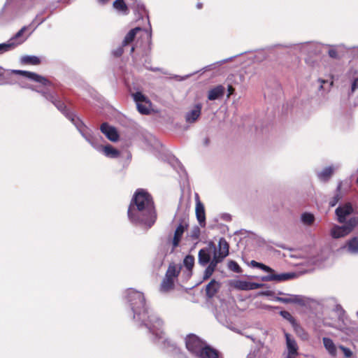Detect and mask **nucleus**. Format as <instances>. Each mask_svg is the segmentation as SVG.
<instances>
[{
	"mask_svg": "<svg viewBox=\"0 0 358 358\" xmlns=\"http://www.w3.org/2000/svg\"><path fill=\"white\" fill-rule=\"evenodd\" d=\"M127 215L131 222L150 228L157 220V213L152 195L144 189H137L130 201Z\"/></svg>",
	"mask_w": 358,
	"mask_h": 358,
	"instance_id": "1",
	"label": "nucleus"
},
{
	"mask_svg": "<svg viewBox=\"0 0 358 358\" xmlns=\"http://www.w3.org/2000/svg\"><path fill=\"white\" fill-rule=\"evenodd\" d=\"M127 296L134 313V319L141 322L152 333L154 330L152 326L155 327L153 323L159 327L163 325L164 322L161 319L149 315L145 296L142 292L131 289L128 291Z\"/></svg>",
	"mask_w": 358,
	"mask_h": 358,
	"instance_id": "2",
	"label": "nucleus"
},
{
	"mask_svg": "<svg viewBox=\"0 0 358 358\" xmlns=\"http://www.w3.org/2000/svg\"><path fill=\"white\" fill-rule=\"evenodd\" d=\"M38 92H39V91ZM40 93L46 99L51 101L77 128L80 129V127L83 125V122L73 112L66 108V106L62 101L57 99L53 94L47 92L41 91Z\"/></svg>",
	"mask_w": 358,
	"mask_h": 358,
	"instance_id": "3",
	"label": "nucleus"
},
{
	"mask_svg": "<svg viewBox=\"0 0 358 358\" xmlns=\"http://www.w3.org/2000/svg\"><path fill=\"white\" fill-rule=\"evenodd\" d=\"M342 226L335 225L331 229V236L334 238L345 237L350 234L358 225V216L350 217L346 223Z\"/></svg>",
	"mask_w": 358,
	"mask_h": 358,
	"instance_id": "4",
	"label": "nucleus"
},
{
	"mask_svg": "<svg viewBox=\"0 0 358 358\" xmlns=\"http://www.w3.org/2000/svg\"><path fill=\"white\" fill-rule=\"evenodd\" d=\"M256 267L270 273L263 278V280L265 281H285L292 279L295 276V274L293 273L275 274V271L273 268L259 262L256 263Z\"/></svg>",
	"mask_w": 358,
	"mask_h": 358,
	"instance_id": "5",
	"label": "nucleus"
},
{
	"mask_svg": "<svg viewBox=\"0 0 358 358\" xmlns=\"http://www.w3.org/2000/svg\"><path fill=\"white\" fill-rule=\"evenodd\" d=\"M27 29V27L24 26L8 41V43H1L0 54L11 50L25 41L27 37L23 38L22 34Z\"/></svg>",
	"mask_w": 358,
	"mask_h": 358,
	"instance_id": "6",
	"label": "nucleus"
},
{
	"mask_svg": "<svg viewBox=\"0 0 358 358\" xmlns=\"http://www.w3.org/2000/svg\"><path fill=\"white\" fill-rule=\"evenodd\" d=\"M206 345L204 341L194 334H189L185 338L187 349L195 357L199 355Z\"/></svg>",
	"mask_w": 358,
	"mask_h": 358,
	"instance_id": "7",
	"label": "nucleus"
},
{
	"mask_svg": "<svg viewBox=\"0 0 358 358\" xmlns=\"http://www.w3.org/2000/svg\"><path fill=\"white\" fill-rule=\"evenodd\" d=\"M354 208L351 203L348 202L343 205L339 206L335 210V214L337 216V220L341 224L346 223L347 217L352 214Z\"/></svg>",
	"mask_w": 358,
	"mask_h": 358,
	"instance_id": "8",
	"label": "nucleus"
},
{
	"mask_svg": "<svg viewBox=\"0 0 358 358\" xmlns=\"http://www.w3.org/2000/svg\"><path fill=\"white\" fill-rule=\"evenodd\" d=\"M13 73L17 75H20L24 76L29 80H31L34 82L38 83L43 85H50L51 84L50 81L48 80L46 78L40 76L34 72L22 71V70H13Z\"/></svg>",
	"mask_w": 358,
	"mask_h": 358,
	"instance_id": "9",
	"label": "nucleus"
},
{
	"mask_svg": "<svg viewBox=\"0 0 358 358\" xmlns=\"http://www.w3.org/2000/svg\"><path fill=\"white\" fill-rule=\"evenodd\" d=\"M229 250V243L224 238H221L218 243V249L215 248L213 256L217 257L222 262L228 256Z\"/></svg>",
	"mask_w": 358,
	"mask_h": 358,
	"instance_id": "10",
	"label": "nucleus"
},
{
	"mask_svg": "<svg viewBox=\"0 0 358 358\" xmlns=\"http://www.w3.org/2000/svg\"><path fill=\"white\" fill-rule=\"evenodd\" d=\"M196 200V208L195 213L196 219L200 224L201 226H205L206 224V212L204 205L200 201L199 196L198 194L195 195Z\"/></svg>",
	"mask_w": 358,
	"mask_h": 358,
	"instance_id": "11",
	"label": "nucleus"
},
{
	"mask_svg": "<svg viewBox=\"0 0 358 358\" xmlns=\"http://www.w3.org/2000/svg\"><path fill=\"white\" fill-rule=\"evenodd\" d=\"M233 287L240 290H253L261 288L262 285L257 282H248L245 280H237L234 281Z\"/></svg>",
	"mask_w": 358,
	"mask_h": 358,
	"instance_id": "12",
	"label": "nucleus"
},
{
	"mask_svg": "<svg viewBox=\"0 0 358 358\" xmlns=\"http://www.w3.org/2000/svg\"><path fill=\"white\" fill-rule=\"evenodd\" d=\"M101 131L111 141L116 142L119 139V134L115 127L108 123H102L100 127Z\"/></svg>",
	"mask_w": 358,
	"mask_h": 358,
	"instance_id": "13",
	"label": "nucleus"
},
{
	"mask_svg": "<svg viewBox=\"0 0 358 358\" xmlns=\"http://www.w3.org/2000/svg\"><path fill=\"white\" fill-rule=\"evenodd\" d=\"M286 344L287 348V358H296L299 355L298 350L299 347L294 338H291L289 334H285Z\"/></svg>",
	"mask_w": 358,
	"mask_h": 358,
	"instance_id": "14",
	"label": "nucleus"
},
{
	"mask_svg": "<svg viewBox=\"0 0 358 358\" xmlns=\"http://www.w3.org/2000/svg\"><path fill=\"white\" fill-rule=\"evenodd\" d=\"M198 358H219V352L208 345H206L196 356Z\"/></svg>",
	"mask_w": 358,
	"mask_h": 358,
	"instance_id": "15",
	"label": "nucleus"
},
{
	"mask_svg": "<svg viewBox=\"0 0 358 358\" xmlns=\"http://www.w3.org/2000/svg\"><path fill=\"white\" fill-rule=\"evenodd\" d=\"M220 287L221 285L219 282L216 281L215 279L211 280L210 282L206 286L205 292L206 296L208 299H212L214 297L218 292Z\"/></svg>",
	"mask_w": 358,
	"mask_h": 358,
	"instance_id": "16",
	"label": "nucleus"
},
{
	"mask_svg": "<svg viewBox=\"0 0 358 358\" xmlns=\"http://www.w3.org/2000/svg\"><path fill=\"white\" fill-rule=\"evenodd\" d=\"M220 262H222L220 259H219L217 257L213 256V259L210 262L209 265L207 266L204 271L203 276V280H206L211 277L215 271L217 264Z\"/></svg>",
	"mask_w": 358,
	"mask_h": 358,
	"instance_id": "17",
	"label": "nucleus"
},
{
	"mask_svg": "<svg viewBox=\"0 0 358 358\" xmlns=\"http://www.w3.org/2000/svg\"><path fill=\"white\" fill-rule=\"evenodd\" d=\"M225 92L224 86L219 85L210 89L208 93V99L214 101L223 96Z\"/></svg>",
	"mask_w": 358,
	"mask_h": 358,
	"instance_id": "18",
	"label": "nucleus"
},
{
	"mask_svg": "<svg viewBox=\"0 0 358 358\" xmlns=\"http://www.w3.org/2000/svg\"><path fill=\"white\" fill-rule=\"evenodd\" d=\"M181 266L171 262L169 264L165 276L175 280L180 273Z\"/></svg>",
	"mask_w": 358,
	"mask_h": 358,
	"instance_id": "19",
	"label": "nucleus"
},
{
	"mask_svg": "<svg viewBox=\"0 0 358 358\" xmlns=\"http://www.w3.org/2000/svg\"><path fill=\"white\" fill-rule=\"evenodd\" d=\"M201 106L200 104H196L194 109H192L190 112L187 113L185 119L186 121L189 123L194 122L198 117L201 115Z\"/></svg>",
	"mask_w": 358,
	"mask_h": 358,
	"instance_id": "20",
	"label": "nucleus"
},
{
	"mask_svg": "<svg viewBox=\"0 0 358 358\" xmlns=\"http://www.w3.org/2000/svg\"><path fill=\"white\" fill-rule=\"evenodd\" d=\"M185 231V227L182 224H180L176 228L174 236L172 241L173 249L176 248L179 245L180 241L182 238L183 233Z\"/></svg>",
	"mask_w": 358,
	"mask_h": 358,
	"instance_id": "21",
	"label": "nucleus"
},
{
	"mask_svg": "<svg viewBox=\"0 0 358 358\" xmlns=\"http://www.w3.org/2000/svg\"><path fill=\"white\" fill-rule=\"evenodd\" d=\"M174 287H175V280H173L166 276H164V278H163V280L161 282L159 289L162 292H168L173 289Z\"/></svg>",
	"mask_w": 358,
	"mask_h": 358,
	"instance_id": "22",
	"label": "nucleus"
},
{
	"mask_svg": "<svg viewBox=\"0 0 358 358\" xmlns=\"http://www.w3.org/2000/svg\"><path fill=\"white\" fill-rule=\"evenodd\" d=\"M342 184V182L338 184L335 194L329 201V204L330 207L335 206L343 199V195L341 191Z\"/></svg>",
	"mask_w": 358,
	"mask_h": 358,
	"instance_id": "23",
	"label": "nucleus"
},
{
	"mask_svg": "<svg viewBox=\"0 0 358 358\" xmlns=\"http://www.w3.org/2000/svg\"><path fill=\"white\" fill-rule=\"evenodd\" d=\"M140 31H141V28L140 27H136L131 29L122 41V46H127L130 45L134 41L137 33Z\"/></svg>",
	"mask_w": 358,
	"mask_h": 358,
	"instance_id": "24",
	"label": "nucleus"
},
{
	"mask_svg": "<svg viewBox=\"0 0 358 358\" xmlns=\"http://www.w3.org/2000/svg\"><path fill=\"white\" fill-rule=\"evenodd\" d=\"M345 248L351 254H358V237L355 236L346 242Z\"/></svg>",
	"mask_w": 358,
	"mask_h": 358,
	"instance_id": "25",
	"label": "nucleus"
},
{
	"mask_svg": "<svg viewBox=\"0 0 358 358\" xmlns=\"http://www.w3.org/2000/svg\"><path fill=\"white\" fill-rule=\"evenodd\" d=\"M322 341L324 348L329 352V353L331 355L335 357L336 355V348L333 341L329 338L324 337L323 338Z\"/></svg>",
	"mask_w": 358,
	"mask_h": 358,
	"instance_id": "26",
	"label": "nucleus"
},
{
	"mask_svg": "<svg viewBox=\"0 0 358 358\" xmlns=\"http://www.w3.org/2000/svg\"><path fill=\"white\" fill-rule=\"evenodd\" d=\"M20 62L25 65H38L41 59L36 56L25 55L22 57Z\"/></svg>",
	"mask_w": 358,
	"mask_h": 358,
	"instance_id": "27",
	"label": "nucleus"
},
{
	"mask_svg": "<svg viewBox=\"0 0 358 358\" xmlns=\"http://www.w3.org/2000/svg\"><path fill=\"white\" fill-rule=\"evenodd\" d=\"M103 151L106 157L111 158H117L120 156V152L110 145H106L103 148Z\"/></svg>",
	"mask_w": 358,
	"mask_h": 358,
	"instance_id": "28",
	"label": "nucleus"
},
{
	"mask_svg": "<svg viewBox=\"0 0 358 358\" xmlns=\"http://www.w3.org/2000/svg\"><path fill=\"white\" fill-rule=\"evenodd\" d=\"M334 173V169L331 166L326 167L319 174V178L322 181H327L331 177Z\"/></svg>",
	"mask_w": 358,
	"mask_h": 358,
	"instance_id": "29",
	"label": "nucleus"
},
{
	"mask_svg": "<svg viewBox=\"0 0 358 358\" xmlns=\"http://www.w3.org/2000/svg\"><path fill=\"white\" fill-rule=\"evenodd\" d=\"M280 315L285 318V320H288L292 326L295 328V330L297 331V328L301 329L296 323L295 319L294 317L287 310H281L280 312Z\"/></svg>",
	"mask_w": 358,
	"mask_h": 358,
	"instance_id": "30",
	"label": "nucleus"
},
{
	"mask_svg": "<svg viewBox=\"0 0 358 358\" xmlns=\"http://www.w3.org/2000/svg\"><path fill=\"white\" fill-rule=\"evenodd\" d=\"M199 262L201 265H206L210 262V255L203 249L199 252Z\"/></svg>",
	"mask_w": 358,
	"mask_h": 358,
	"instance_id": "31",
	"label": "nucleus"
},
{
	"mask_svg": "<svg viewBox=\"0 0 358 358\" xmlns=\"http://www.w3.org/2000/svg\"><path fill=\"white\" fill-rule=\"evenodd\" d=\"M137 105V109L138 112L143 115H148L150 113V108L151 103L150 101H146L145 102L138 103Z\"/></svg>",
	"mask_w": 358,
	"mask_h": 358,
	"instance_id": "32",
	"label": "nucleus"
},
{
	"mask_svg": "<svg viewBox=\"0 0 358 358\" xmlns=\"http://www.w3.org/2000/svg\"><path fill=\"white\" fill-rule=\"evenodd\" d=\"M183 264L189 271H192L194 265V257L191 255H187L184 260Z\"/></svg>",
	"mask_w": 358,
	"mask_h": 358,
	"instance_id": "33",
	"label": "nucleus"
},
{
	"mask_svg": "<svg viewBox=\"0 0 358 358\" xmlns=\"http://www.w3.org/2000/svg\"><path fill=\"white\" fill-rule=\"evenodd\" d=\"M113 7L123 14H127L128 11L127 6L125 1H113Z\"/></svg>",
	"mask_w": 358,
	"mask_h": 358,
	"instance_id": "34",
	"label": "nucleus"
},
{
	"mask_svg": "<svg viewBox=\"0 0 358 358\" xmlns=\"http://www.w3.org/2000/svg\"><path fill=\"white\" fill-rule=\"evenodd\" d=\"M302 222L307 225H311L315 220V217L313 214L305 213L301 215Z\"/></svg>",
	"mask_w": 358,
	"mask_h": 358,
	"instance_id": "35",
	"label": "nucleus"
},
{
	"mask_svg": "<svg viewBox=\"0 0 358 358\" xmlns=\"http://www.w3.org/2000/svg\"><path fill=\"white\" fill-rule=\"evenodd\" d=\"M228 268L235 273H241L242 272V268L238 264V263L234 260H230L228 262Z\"/></svg>",
	"mask_w": 358,
	"mask_h": 358,
	"instance_id": "36",
	"label": "nucleus"
},
{
	"mask_svg": "<svg viewBox=\"0 0 358 358\" xmlns=\"http://www.w3.org/2000/svg\"><path fill=\"white\" fill-rule=\"evenodd\" d=\"M133 96L134 101L136 102V104L148 101V98L140 92H137L134 94Z\"/></svg>",
	"mask_w": 358,
	"mask_h": 358,
	"instance_id": "37",
	"label": "nucleus"
},
{
	"mask_svg": "<svg viewBox=\"0 0 358 358\" xmlns=\"http://www.w3.org/2000/svg\"><path fill=\"white\" fill-rule=\"evenodd\" d=\"M291 303H297L303 305L304 303V300L301 296L295 295L291 297Z\"/></svg>",
	"mask_w": 358,
	"mask_h": 358,
	"instance_id": "38",
	"label": "nucleus"
},
{
	"mask_svg": "<svg viewBox=\"0 0 358 358\" xmlns=\"http://www.w3.org/2000/svg\"><path fill=\"white\" fill-rule=\"evenodd\" d=\"M339 348L342 350L345 357H350L352 355V352L350 350V349L343 346L340 345Z\"/></svg>",
	"mask_w": 358,
	"mask_h": 358,
	"instance_id": "39",
	"label": "nucleus"
},
{
	"mask_svg": "<svg viewBox=\"0 0 358 358\" xmlns=\"http://www.w3.org/2000/svg\"><path fill=\"white\" fill-rule=\"evenodd\" d=\"M124 46H122V45L121 46L118 47L117 49L114 50L113 52V55L116 57H119L122 56V55L124 52Z\"/></svg>",
	"mask_w": 358,
	"mask_h": 358,
	"instance_id": "40",
	"label": "nucleus"
},
{
	"mask_svg": "<svg viewBox=\"0 0 358 358\" xmlns=\"http://www.w3.org/2000/svg\"><path fill=\"white\" fill-rule=\"evenodd\" d=\"M329 56L331 58L336 59L338 57V52L336 49H329L328 51Z\"/></svg>",
	"mask_w": 358,
	"mask_h": 358,
	"instance_id": "41",
	"label": "nucleus"
},
{
	"mask_svg": "<svg viewBox=\"0 0 358 358\" xmlns=\"http://www.w3.org/2000/svg\"><path fill=\"white\" fill-rule=\"evenodd\" d=\"M358 87V78H355L351 87V92L353 93L355 90Z\"/></svg>",
	"mask_w": 358,
	"mask_h": 358,
	"instance_id": "42",
	"label": "nucleus"
},
{
	"mask_svg": "<svg viewBox=\"0 0 358 358\" xmlns=\"http://www.w3.org/2000/svg\"><path fill=\"white\" fill-rule=\"evenodd\" d=\"M277 300L278 301L285 303H291V297L290 298H282V297H278Z\"/></svg>",
	"mask_w": 358,
	"mask_h": 358,
	"instance_id": "43",
	"label": "nucleus"
},
{
	"mask_svg": "<svg viewBox=\"0 0 358 358\" xmlns=\"http://www.w3.org/2000/svg\"><path fill=\"white\" fill-rule=\"evenodd\" d=\"M228 94H227V97H229L231 94H234V91H235V89L233 87L232 85H229L228 86Z\"/></svg>",
	"mask_w": 358,
	"mask_h": 358,
	"instance_id": "44",
	"label": "nucleus"
},
{
	"mask_svg": "<svg viewBox=\"0 0 358 358\" xmlns=\"http://www.w3.org/2000/svg\"><path fill=\"white\" fill-rule=\"evenodd\" d=\"M256 263H258V262L255 260H252L250 262L251 265L254 267H256Z\"/></svg>",
	"mask_w": 358,
	"mask_h": 358,
	"instance_id": "45",
	"label": "nucleus"
},
{
	"mask_svg": "<svg viewBox=\"0 0 358 358\" xmlns=\"http://www.w3.org/2000/svg\"><path fill=\"white\" fill-rule=\"evenodd\" d=\"M209 141H209V139L208 138H205V140H204L205 145H207L209 143Z\"/></svg>",
	"mask_w": 358,
	"mask_h": 358,
	"instance_id": "46",
	"label": "nucleus"
},
{
	"mask_svg": "<svg viewBox=\"0 0 358 358\" xmlns=\"http://www.w3.org/2000/svg\"><path fill=\"white\" fill-rule=\"evenodd\" d=\"M196 6L198 8H201L202 7V4L201 3H198Z\"/></svg>",
	"mask_w": 358,
	"mask_h": 358,
	"instance_id": "47",
	"label": "nucleus"
},
{
	"mask_svg": "<svg viewBox=\"0 0 358 358\" xmlns=\"http://www.w3.org/2000/svg\"><path fill=\"white\" fill-rule=\"evenodd\" d=\"M134 50H135L134 47H131V52H133L134 51Z\"/></svg>",
	"mask_w": 358,
	"mask_h": 358,
	"instance_id": "48",
	"label": "nucleus"
},
{
	"mask_svg": "<svg viewBox=\"0 0 358 358\" xmlns=\"http://www.w3.org/2000/svg\"><path fill=\"white\" fill-rule=\"evenodd\" d=\"M320 81H321L322 83H325V80H321Z\"/></svg>",
	"mask_w": 358,
	"mask_h": 358,
	"instance_id": "49",
	"label": "nucleus"
},
{
	"mask_svg": "<svg viewBox=\"0 0 358 358\" xmlns=\"http://www.w3.org/2000/svg\"><path fill=\"white\" fill-rule=\"evenodd\" d=\"M2 76H3V73L0 72V77H1Z\"/></svg>",
	"mask_w": 358,
	"mask_h": 358,
	"instance_id": "50",
	"label": "nucleus"
},
{
	"mask_svg": "<svg viewBox=\"0 0 358 358\" xmlns=\"http://www.w3.org/2000/svg\"><path fill=\"white\" fill-rule=\"evenodd\" d=\"M357 184H358V178H357Z\"/></svg>",
	"mask_w": 358,
	"mask_h": 358,
	"instance_id": "51",
	"label": "nucleus"
}]
</instances>
